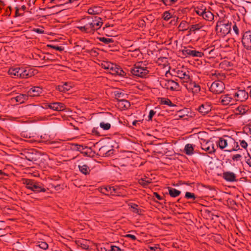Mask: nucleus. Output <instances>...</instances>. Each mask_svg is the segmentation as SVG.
<instances>
[{
	"instance_id": "nucleus-62",
	"label": "nucleus",
	"mask_w": 251,
	"mask_h": 251,
	"mask_svg": "<svg viewBox=\"0 0 251 251\" xmlns=\"http://www.w3.org/2000/svg\"><path fill=\"white\" fill-rule=\"evenodd\" d=\"M153 194L157 200H161L162 199V198L157 193L155 192Z\"/></svg>"
},
{
	"instance_id": "nucleus-51",
	"label": "nucleus",
	"mask_w": 251,
	"mask_h": 251,
	"mask_svg": "<svg viewBox=\"0 0 251 251\" xmlns=\"http://www.w3.org/2000/svg\"><path fill=\"white\" fill-rule=\"evenodd\" d=\"M156 111H154L153 110H151L149 112V115L148 116V121H152V119L153 116L155 114Z\"/></svg>"
},
{
	"instance_id": "nucleus-18",
	"label": "nucleus",
	"mask_w": 251,
	"mask_h": 251,
	"mask_svg": "<svg viewBox=\"0 0 251 251\" xmlns=\"http://www.w3.org/2000/svg\"><path fill=\"white\" fill-rule=\"evenodd\" d=\"M43 89L38 86H34L30 88L27 92V95L30 97H37L42 93Z\"/></svg>"
},
{
	"instance_id": "nucleus-4",
	"label": "nucleus",
	"mask_w": 251,
	"mask_h": 251,
	"mask_svg": "<svg viewBox=\"0 0 251 251\" xmlns=\"http://www.w3.org/2000/svg\"><path fill=\"white\" fill-rule=\"evenodd\" d=\"M91 19H92V17L91 16H87L85 18H84L81 21V24H82V22L85 20H87V23L83 25L77 26V28L82 32L94 34L95 32L94 25H95L96 26L100 27L103 23L102 21L97 23H93L91 22Z\"/></svg>"
},
{
	"instance_id": "nucleus-24",
	"label": "nucleus",
	"mask_w": 251,
	"mask_h": 251,
	"mask_svg": "<svg viewBox=\"0 0 251 251\" xmlns=\"http://www.w3.org/2000/svg\"><path fill=\"white\" fill-rule=\"evenodd\" d=\"M88 241L85 239H81L76 241V244L82 249L87 250L89 249V246L88 244Z\"/></svg>"
},
{
	"instance_id": "nucleus-39",
	"label": "nucleus",
	"mask_w": 251,
	"mask_h": 251,
	"mask_svg": "<svg viewBox=\"0 0 251 251\" xmlns=\"http://www.w3.org/2000/svg\"><path fill=\"white\" fill-rule=\"evenodd\" d=\"M115 98L118 101L119 100H121L120 98L124 99L125 94L121 91H116L114 92Z\"/></svg>"
},
{
	"instance_id": "nucleus-28",
	"label": "nucleus",
	"mask_w": 251,
	"mask_h": 251,
	"mask_svg": "<svg viewBox=\"0 0 251 251\" xmlns=\"http://www.w3.org/2000/svg\"><path fill=\"white\" fill-rule=\"evenodd\" d=\"M15 100L20 103H24L28 99V95L26 94H20L13 98Z\"/></svg>"
},
{
	"instance_id": "nucleus-59",
	"label": "nucleus",
	"mask_w": 251,
	"mask_h": 251,
	"mask_svg": "<svg viewBox=\"0 0 251 251\" xmlns=\"http://www.w3.org/2000/svg\"><path fill=\"white\" fill-rule=\"evenodd\" d=\"M125 237L127 238H129L133 241H135L137 239L136 236L132 234H126V235H125Z\"/></svg>"
},
{
	"instance_id": "nucleus-47",
	"label": "nucleus",
	"mask_w": 251,
	"mask_h": 251,
	"mask_svg": "<svg viewBox=\"0 0 251 251\" xmlns=\"http://www.w3.org/2000/svg\"><path fill=\"white\" fill-rule=\"evenodd\" d=\"M38 246L45 250L48 249L49 247L48 244L46 242L43 241L39 242Z\"/></svg>"
},
{
	"instance_id": "nucleus-17",
	"label": "nucleus",
	"mask_w": 251,
	"mask_h": 251,
	"mask_svg": "<svg viewBox=\"0 0 251 251\" xmlns=\"http://www.w3.org/2000/svg\"><path fill=\"white\" fill-rule=\"evenodd\" d=\"M211 105L208 102L201 104L199 108V112L202 115H205L211 111Z\"/></svg>"
},
{
	"instance_id": "nucleus-55",
	"label": "nucleus",
	"mask_w": 251,
	"mask_h": 251,
	"mask_svg": "<svg viewBox=\"0 0 251 251\" xmlns=\"http://www.w3.org/2000/svg\"><path fill=\"white\" fill-rule=\"evenodd\" d=\"M186 109L177 110V115L180 118H183L185 116L184 112Z\"/></svg>"
},
{
	"instance_id": "nucleus-22",
	"label": "nucleus",
	"mask_w": 251,
	"mask_h": 251,
	"mask_svg": "<svg viewBox=\"0 0 251 251\" xmlns=\"http://www.w3.org/2000/svg\"><path fill=\"white\" fill-rule=\"evenodd\" d=\"M189 72L188 71L178 70L177 76L180 79L185 80L186 82L190 79Z\"/></svg>"
},
{
	"instance_id": "nucleus-49",
	"label": "nucleus",
	"mask_w": 251,
	"mask_h": 251,
	"mask_svg": "<svg viewBox=\"0 0 251 251\" xmlns=\"http://www.w3.org/2000/svg\"><path fill=\"white\" fill-rule=\"evenodd\" d=\"M213 47H209L207 48H205L204 49H202L203 50L204 52H202L204 54V55H205L207 57L209 55L210 52L211 51H212V49H213Z\"/></svg>"
},
{
	"instance_id": "nucleus-45",
	"label": "nucleus",
	"mask_w": 251,
	"mask_h": 251,
	"mask_svg": "<svg viewBox=\"0 0 251 251\" xmlns=\"http://www.w3.org/2000/svg\"><path fill=\"white\" fill-rule=\"evenodd\" d=\"M185 198L188 200L192 199L193 200H195L197 197L194 193L187 192L185 193Z\"/></svg>"
},
{
	"instance_id": "nucleus-53",
	"label": "nucleus",
	"mask_w": 251,
	"mask_h": 251,
	"mask_svg": "<svg viewBox=\"0 0 251 251\" xmlns=\"http://www.w3.org/2000/svg\"><path fill=\"white\" fill-rule=\"evenodd\" d=\"M240 146L243 148H244L245 149H247L248 144L245 140H240Z\"/></svg>"
},
{
	"instance_id": "nucleus-5",
	"label": "nucleus",
	"mask_w": 251,
	"mask_h": 251,
	"mask_svg": "<svg viewBox=\"0 0 251 251\" xmlns=\"http://www.w3.org/2000/svg\"><path fill=\"white\" fill-rule=\"evenodd\" d=\"M149 72V68L146 67L145 65H142V62H138L134 64L130 69V73L133 75L141 78L147 77Z\"/></svg>"
},
{
	"instance_id": "nucleus-31",
	"label": "nucleus",
	"mask_w": 251,
	"mask_h": 251,
	"mask_svg": "<svg viewBox=\"0 0 251 251\" xmlns=\"http://www.w3.org/2000/svg\"><path fill=\"white\" fill-rule=\"evenodd\" d=\"M203 25L201 23L192 25L189 27V32H193L195 33L196 31L201 29Z\"/></svg>"
},
{
	"instance_id": "nucleus-20",
	"label": "nucleus",
	"mask_w": 251,
	"mask_h": 251,
	"mask_svg": "<svg viewBox=\"0 0 251 251\" xmlns=\"http://www.w3.org/2000/svg\"><path fill=\"white\" fill-rule=\"evenodd\" d=\"M117 105L122 110L127 109L130 106V103L129 101L125 99L119 100Z\"/></svg>"
},
{
	"instance_id": "nucleus-54",
	"label": "nucleus",
	"mask_w": 251,
	"mask_h": 251,
	"mask_svg": "<svg viewBox=\"0 0 251 251\" xmlns=\"http://www.w3.org/2000/svg\"><path fill=\"white\" fill-rule=\"evenodd\" d=\"M241 157H242V155H240L239 154H236L233 155L232 156V159L233 161H239V160H240Z\"/></svg>"
},
{
	"instance_id": "nucleus-32",
	"label": "nucleus",
	"mask_w": 251,
	"mask_h": 251,
	"mask_svg": "<svg viewBox=\"0 0 251 251\" xmlns=\"http://www.w3.org/2000/svg\"><path fill=\"white\" fill-rule=\"evenodd\" d=\"M128 205L132 209L133 212L137 214L138 215L141 214L142 210L137 208L138 206L137 204L134 203H130Z\"/></svg>"
},
{
	"instance_id": "nucleus-48",
	"label": "nucleus",
	"mask_w": 251,
	"mask_h": 251,
	"mask_svg": "<svg viewBox=\"0 0 251 251\" xmlns=\"http://www.w3.org/2000/svg\"><path fill=\"white\" fill-rule=\"evenodd\" d=\"M47 47L49 48H50L56 50L60 51H63L64 50V48L61 46H56L52 45H48Z\"/></svg>"
},
{
	"instance_id": "nucleus-44",
	"label": "nucleus",
	"mask_w": 251,
	"mask_h": 251,
	"mask_svg": "<svg viewBox=\"0 0 251 251\" xmlns=\"http://www.w3.org/2000/svg\"><path fill=\"white\" fill-rule=\"evenodd\" d=\"M151 182V179L146 180L144 178H141L139 180V183L144 187H147Z\"/></svg>"
},
{
	"instance_id": "nucleus-13",
	"label": "nucleus",
	"mask_w": 251,
	"mask_h": 251,
	"mask_svg": "<svg viewBox=\"0 0 251 251\" xmlns=\"http://www.w3.org/2000/svg\"><path fill=\"white\" fill-rule=\"evenodd\" d=\"M182 54L185 55L186 57L187 56H193V57H202L204 56V54L199 51L196 50H193L190 49L185 48L182 51Z\"/></svg>"
},
{
	"instance_id": "nucleus-7",
	"label": "nucleus",
	"mask_w": 251,
	"mask_h": 251,
	"mask_svg": "<svg viewBox=\"0 0 251 251\" xmlns=\"http://www.w3.org/2000/svg\"><path fill=\"white\" fill-rule=\"evenodd\" d=\"M159 83L163 88L171 91H178L179 90V85L175 80L162 78L160 79Z\"/></svg>"
},
{
	"instance_id": "nucleus-21",
	"label": "nucleus",
	"mask_w": 251,
	"mask_h": 251,
	"mask_svg": "<svg viewBox=\"0 0 251 251\" xmlns=\"http://www.w3.org/2000/svg\"><path fill=\"white\" fill-rule=\"evenodd\" d=\"M249 110V107L246 105H241L235 109L236 115H243L246 114Z\"/></svg>"
},
{
	"instance_id": "nucleus-25",
	"label": "nucleus",
	"mask_w": 251,
	"mask_h": 251,
	"mask_svg": "<svg viewBox=\"0 0 251 251\" xmlns=\"http://www.w3.org/2000/svg\"><path fill=\"white\" fill-rule=\"evenodd\" d=\"M78 169L79 171L85 175H87L90 174L91 170L89 167L86 164H80L78 165Z\"/></svg>"
},
{
	"instance_id": "nucleus-38",
	"label": "nucleus",
	"mask_w": 251,
	"mask_h": 251,
	"mask_svg": "<svg viewBox=\"0 0 251 251\" xmlns=\"http://www.w3.org/2000/svg\"><path fill=\"white\" fill-rule=\"evenodd\" d=\"M25 159L31 162H33L36 160V158L34 156L33 153L28 152H26V154L25 155Z\"/></svg>"
},
{
	"instance_id": "nucleus-27",
	"label": "nucleus",
	"mask_w": 251,
	"mask_h": 251,
	"mask_svg": "<svg viewBox=\"0 0 251 251\" xmlns=\"http://www.w3.org/2000/svg\"><path fill=\"white\" fill-rule=\"evenodd\" d=\"M160 103L161 104L167 105L171 107H176V105L172 103V101L168 98H160Z\"/></svg>"
},
{
	"instance_id": "nucleus-46",
	"label": "nucleus",
	"mask_w": 251,
	"mask_h": 251,
	"mask_svg": "<svg viewBox=\"0 0 251 251\" xmlns=\"http://www.w3.org/2000/svg\"><path fill=\"white\" fill-rule=\"evenodd\" d=\"M172 17V14L169 11H165L163 15V18L165 21H168Z\"/></svg>"
},
{
	"instance_id": "nucleus-37",
	"label": "nucleus",
	"mask_w": 251,
	"mask_h": 251,
	"mask_svg": "<svg viewBox=\"0 0 251 251\" xmlns=\"http://www.w3.org/2000/svg\"><path fill=\"white\" fill-rule=\"evenodd\" d=\"M212 75H215L217 78V80H220L222 81L223 80H224L226 78V75L225 74L220 73L218 71H215V73L214 74H213Z\"/></svg>"
},
{
	"instance_id": "nucleus-6",
	"label": "nucleus",
	"mask_w": 251,
	"mask_h": 251,
	"mask_svg": "<svg viewBox=\"0 0 251 251\" xmlns=\"http://www.w3.org/2000/svg\"><path fill=\"white\" fill-rule=\"evenodd\" d=\"M232 23L223 19L219 20L216 24L215 30L222 37H225L231 31Z\"/></svg>"
},
{
	"instance_id": "nucleus-2",
	"label": "nucleus",
	"mask_w": 251,
	"mask_h": 251,
	"mask_svg": "<svg viewBox=\"0 0 251 251\" xmlns=\"http://www.w3.org/2000/svg\"><path fill=\"white\" fill-rule=\"evenodd\" d=\"M35 70L29 67H12L9 68L8 73L13 77L27 78L35 75Z\"/></svg>"
},
{
	"instance_id": "nucleus-14",
	"label": "nucleus",
	"mask_w": 251,
	"mask_h": 251,
	"mask_svg": "<svg viewBox=\"0 0 251 251\" xmlns=\"http://www.w3.org/2000/svg\"><path fill=\"white\" fill-rule=\"evenodd\" d=\"M221 103L223 105H227L232 104L233 103L234 99L233 94H225L222 95L220 99Z\"/></svg>"
},
{
	"instance_id": "nucleus-36",
	"label": "nucleus",
	"mask_w": 251,
	"mask_h": 251,
	"mask_svg": "<svg viewBox=\"0 0 251 251\" xmlns=\"http://www.w3.org/2000/svg\"><path fill=\"white\" fill-rule=\"evenodd\" d=\"M188 24L185 21H182L179 24L178 28L179 31H185L187 30L189 27H187Z\"/></svg>"
},
{
	"instance_id": "nucleus-10",
	"label": "nucleus",
	"mask_w": 251,
	"mask_h": 251,
	"mask_svg": "<svg viewBox=\"0 0 251 251\" xmlns=\"http://www.w3.org/2000/svg\"><path fill=\"white\" fill-rule=\"evenodd\" d=\"M242 43L246 50H251V30H248L243 33Z\"/></svg>"
},
{
	"instance_id": "nucleus-29",
	"label": "nucleus",
	"mask_w": 251,
	"mask_h": 251,
	"mask_svg": "<svg viewBox=\"0 0 251 251\" xmlns=\"http://www.w3.org/2000/svg\"><path fill=\"white\" fill-rule=\"evenodd\" d=\"M202 18L206 21H212L214 19V15L209 10L206 9Z\"/></svg>"
},
{
	"instance_id": "nucleus-26",
	"label": "nucleus",
	"mask_w": 251,
	"mask_h": 251,
	"mask_svg": "<svg viewBox=\"0 0 251 251\" xmlns=\"http://www.w3.org/2000/svg\"><path fill=\"white\" fill-rule=\"evenodd\" d=\"M169 194L171 197L175 198L179 196L181 194V191L176 190L175 188H172L171 187H168Z\"/></svg>"
},
{
	"instance_id": "nucleus-63",
	"label": "nucleus",
	"mask_w": 251,
	"mask_h": 251,
	"mask_svg": "<svg viewBox=\"0 0 251 251\" xmlns=\"http://www.w3.org/2000/svg\"><path fill=\"white\" fill-rule=\"evenodd\" d=\"M248 154L250 156V158L249 159H247L246 162L249 165V166L251 167V157L250 156L249 153H248Z\"/></svg>"
},
{
	"instance_id": "nucleus-43",
	"label": "nucleus",
	"mask_w": 251,
	"mask_h": 251,
	"mask_svg": "<svg viewBox=\"0 0 251 251\" xmlns=\"http://www.w3.org/2000/svg\"><path fill=\"white\" fill-rule=\"evenodd\" d=\"M100 126L103 130H107L111 127V125L108 123L101 122Z\"/></svg>"
},
{
	"instance_id": "nucleus-50",
	"label": "nucleus",
	"mask_w": 251,
	"mask_h": 251,
	"mask_svg": "<svg viewBox=\"0 0 251 251\" xmlns=\"http://www.w3.org/2000/svg\"><path fill=\"white\" fill-rule=\"evenodd\" d=\"M212 50L208 56V58H215L216 56V51L215 48L212 49Z\"/></svg>"
},
{
	"instance_id": "nucleus-40",
	"label": "nucleus",
	"mask_w": 251,
	"mask_h": 251,
	"mask_svg": "<svg viewBox=\"0 0 251 251\" xmlns=\"http://www.w3.org/2000/svg\"><path fill=\"white\" fill-rule=\"evenodd\" d=\"M178 0H161L166 6H171L176 3Z\"/></svg>"
},
{
	"instance_id": "nucleus-52",
	"label": "nucleus",
	"mask_w": 251,
	"mask_h": 251,
	"mask_svg": "<svg viewBox=\"0 0 251 251\" xmlns=\"http://www.w3.org/2000/svg\"><path fill=\"white\" fill-rule=\"evenodd\" d=\"M105 251H121V249L119 247L111 246L110 249L108 251L106 250Z\"/></svg>"
},
{
	"instance_id": "nucleus-35",
	"label": "nucleus",
	"mask_w": 251,
	"mask_h": 251,
	"mask_svg": "<svg viewBox=\"0 0 251 251\" xmlns=\"http://www.w3.org/2000/svg\"><path fill=\"white\" fill-rule=\"evenodd\" d=\"M114 64V63L106 61L103 62L101 64V66L103 69H104L105 70H107V71L109 72L111 69L112 67H113Z\"/></svg>"
},
{
	"instance_id": "nucleus-61",
	"label": "nucleus",
	"mask_w": 251,
	"mask_h": 251,
	"mask_svg": "<svg viewBox=\"0 0 251 251\" xmlns=\"http://www.w3.org/2000/svg\"><path fill=\"white\" fill-rule=\"evenodd\" d=\"M88 13L91 15H95L96 14V11L93 8H89L88 10Z\"/></svg>"
},
{
	"instance_id": "nucleus-15",
	"label": "nucleus",
	"mask_w": 251,
	"mask_h": 251,
	"mask_svg": "<svg viewBox=\"0 0 251 251\" xmlns=\"http://www.w3.org/2000/svg\"><path fill=\"white\" fill-rule=\"evenodd\" d=\"M109 73L112 75H119L120 76H124L126 75V73L122 69L116 64H114L113 67H112Z\"/></svg>"
},
{
	"instance_id": "nucleus-57",
	"label": "nucleus",
	"mask_w": 251,
	"mask_h": 251,
	"mask_svg": "<svg viewBox=\"0 0 251 251\" xmlns=\"http://www.w3.org/2000/svg\"><path fill=\"white\" fill-rule=\"evenodd\" d=\"M101 21H102L101 18L97 16H95L94 19L93 18L92 19H91V22H92L93 23H97L98 22H100Z\"/></svg>"
},
{
	"instance_id": "nucleus-33",
	"label": "nucleus",
	"mask_w": 251,
	"mask_h": 251,
	"mask_svg": "<svg viewBox=\"0 0 251 251\" xmlns=\"http://www.w3.org/2000/svg\"><path fill=\"white\" fill-rule=\"evenodd\" d=\"M190 85L191 87V89L192 90V91L193 93L197 94L200 92L201 90V87L199 84L194 82L191 83Z\"/></svg>"
},
{
	"instance_id": "nucleus-41",
	"label": "nucleus",
	"mask_w": 251,
	"mask_h": 251,
	"mask_svg": "<svg viewBox=\"0 0 251 251\" xmlns=\"http://www.w3.org/2000/svg\"><path fill=\"white\" fill-rule=\"evenodd\" d=\"M100 41L104 43L105 44L114 43V40L112 38H107L105 37H100L98 38Z\"/></svg>"
},
{
	"instance_id": "nucleus-16",
	"label": "nucleus",
	"mask_w": 251,
	"mask_h": 251,
	"mask_svg": "<svg viewBox=\"0 0 251 251\" xmlns=\"http://www.w3.org/2000/svg\"><path fill=\"white\" fill-rule=\"evenodd\" d=\"M222 177L226 181L228 182H235L237 181L236 175L234 173L229 171L223 172Z\"/></svg>"
},
{
	"instance_id": "nucleus-34",
	"label": "nucleus",
	"mask_w": 251,
	"mask_h": 251,
	"mask_svg": "<svg viewBox=\"0 0 251 251\" xmlns=\"http://www.w3.org/2000/svg\"><path fill=\"white\" fill-rule=\"evenodd\" d=\"M116 189L114 187L111 186H107L106 187H104L103 188H101V192L102 193L105 194L106 192H110V193L112 195H114L112 194L113 193H116Z\"/></svg>"
},
{
	"instance_id": "nucleus-9",
	"label": "nucleus",
	"mask_w": 251,
	"mask_h": 251,
	"mask_svg": "<svg viewBox=\"0 0 251 251\" xmlns=\"http://www.w3.org/2000/svg\"><path fill=\"white\" fill-rule=\"evenodd\" d=\"M233 94L234 100L241 102L246 101L249 97V93L244 89H237Z\"/></svg>"
},
{
	"instance_id": "nucleus-42",
	"label": "nucleus",
	"mask_w": 251,
	"mask_h": 251,
	"mask_svg": "<svg viewBox=\"0 0 251 251\" xmlns=\"http://www.w3.org/2000/svg\"><path fill=\"white\" fill-rule=\"evenodd\" d=\"M206 9L204 8H200L199 7H197L195 8V12L200 16L203 17L204 13L206 11Z\"/></svg>"
},
{
	"instance_id": "nucleus-1",
	"label": "nucleus",
	"mask_w": 251,
	"mask_h": 251,
	"mask_svg": "<svg viewBox=\"0 0 251 251\" xmlns=\"http://www.w3.org/2000/svg\"><path fill=\"white\" fill-rule=\"evenodd\" d=\"M217 146L221 150L226 148L225 151L231 152L233 151H237L240 150L238 143L232 137L228 136H224L223 137H220L216 142Z\"/></svg>"
},
{
	"instance_id": "nucleus-23",
	"label": "nucleus",
	"mask_w": 251,
	"mask_h": 251,
	"mask_svg": "<svg viewBox=\"0 0 251 251\" xmlns=\"http://www.w3.org/2000/svg\"><path fill=\"white\" fill-rule=\"evenodd\" d=\"M52 110L56 111H63L65 108V105L62 102H52Z\"/></svg>"
},
{
	"instance_id": "nucleus-60",
	"label": "nucleus",
	"mask_w": 251,
	"mask_h": 251,
	"mask_svg": "<svg viewBox=\"0 0 251 251\" xmlns=\"http://www.w3.org/2000/svg\"><path fill=\"white\" fill-rule=\"evenodd\" d=\"M16 11H15V15L16 16H22L24 14V12L22 13H20L19 12V11L20 10L19 8H18L17 7H16Z\"/></svg>"
},
{
	"instance_id": "nucleus-58",
	"label": "nucleus",
	"mask_w": 251,
	"mask_h": 251,
	"mask_svg": "<svg viewBox=\"0 0 251 251\" xmlns=\"http://www.w3.org/2000/svg\"><path fill=\"white\" fill-rule=\"evenodd\" d=\"M52 102L50 103H44V106H43V107L44 108H49L51 109H52Z\"/></svg>"
},
{
	"instance_id": "nucleus-8",
	"label": "nucleus",
	"mask_w": 251,
	"mask_h": 251,
	"mask_svg": "<svg viewBox=\"0 0 251 251\" xmlns=\"http://www.w3.org/2000/svg\"><path fill=\"white\" fill-rule=\"evenodd\" d=\"M225 89L224 82L220 80H215L212 83L209 90L215 94L222 93Z\"/></svg>"
},
{
	"instance_id": "nucleus-30",
	"label": "nucleus",
	"mask_w": 251,
	"mask_h": 251,
	"mask_svg": "<svg viewBox=\"0 0 251 251\" xmlns=\"http://www.w3.org/2000/svg\"><path fill=\"white\" fill-rule=\"evenodd\" d=\"M185 153L188 155H191L194 153V148L192 144H187L184 148Z\"/></svg>"
},
{
	"instance_id": "nucleus-64",
	"label": "nucleus",
	"mask_w": 251,
	"mask_h": 251,
	"mask_svg": "<svg viewBox=\"0 0 251 251\" xmlns=\"http://www.w3.org/2000/svg\"><path fill=\"white\" fill-rule=\"evenodd\" d=\"M150 251H158V250H159L160 249L156 247H149Z\"/></svg>"
},
{
	"instance_id": "nucleus-11",
	"label": "nucleus",
	"mask_w": 251,
	"mask_h": 251,
	"mask_svg": "<svg viewBox=\"0 0 251 251\" xmlns=\"http://www.w3.org/2000/svg\"><path fill=\"white\" fill-rule=\"evenodd\" d=\"M201 149L207 151L209 153H212L215 151L214 145L210 140L201 139Z\"/></svg>"
},
{
	"instance_id": "nucleus-3",
	"label": "nucleus",
	"mask_w": 251,
	"mask_h": 251,
	"mask_svg": "<svg viewBox=\"0 0 251 251\" xmlns=\"http://www.w3.org/2000/svg\"><path fill=\"white\" fill-rule=\"evenodd\" d=\"M23 183L25 185L27 189L36 193L46 192L48 190L42 182L34 179L24 178L23 179Z\"/></svg>"
},
{
	"instance_id": "nucleus-19",
	"label": "nucleus",
	"mask_w": 251,
	"mask_h": 251,
	"mask_svg": "<svg viewBox=\"0 0 251 251\" xmlns=\"http://www.w3.org/2000/svg\"><path fill=\"white\" fill-rule=\"evenodd\" d=\"M72 88V85L67 82H64L62 85H59L56 86V89L61 92L65 93Z\"/></svg>"
},
{
	"instance_id": "nucleus-56",
	"label": "nucleus",
	"mask_w": 251,
	"mask_h": 251,
	"mask_svg": "<svg viewBox=\"0 0 251 251\" xmlns=\"http://www.w3.org/2000/svg\"><path fill=\"white\" fill-rule=\"evenodd\" d=\"M233 30L234 31V32L236 33V35H238L239 34V29L236 25V24L234 22V25L232 26Z\"/></svg>"
},
{
	"instance_id": "nucleus-12",
	"label": "nucleus",
	"mask_w": 251,
	"mask_h": 251,
	"mask_svg": "<svg viewBox=\"0 0 251 251\" xmlns=\"http://www.w3.org/2000/svg\"><path fill=\"white\" fill-rule=\"evenodd\" d=\"M112 147V146L109 145H105L100 147L99 151L100 155L108 156L112 154L114 150Z\"/></svg>"
}]
</instances>
